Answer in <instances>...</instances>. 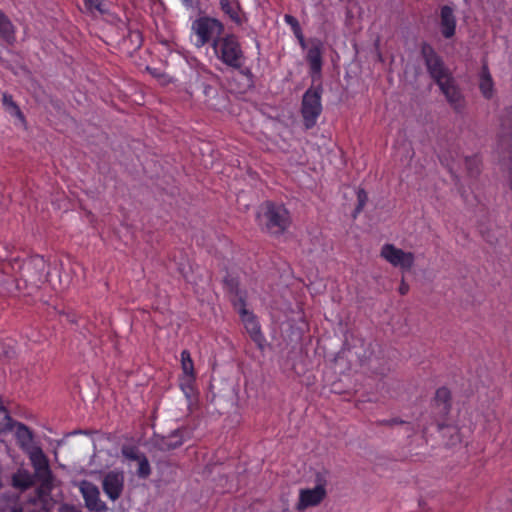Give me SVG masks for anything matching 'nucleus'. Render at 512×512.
<instances>
[{"label":"nucleus","mask_w":512,"mask_h":512,"mask_svg":"<svg viewBox=\"0 0 512 512\" xmlns=\"http://www.w3.org/2000/svg\"><path fill=\"white\" fill-rule=\"evenodd\" d=\"M421 55L424 59L425 66L430 77L436 82V84H441L442 81L452 77V73L449 68L445 65L443 59L436 53L430 44H422Z\"/></svg>","instance_id":"0eeeda50"},{"label":"nucleus","mask_w":512,"mask_h":512,"mask_svg":"<svg viewBox=\"0 0 512 512\" xmlns=\"http://www.w3.org/2000/svg\"><path fill=\"white\" fill-rule=\"evenodd\" d=\"M328 483V472H318L315 477V487L301 489L299 501L296 505L298 511H304L308 507L317 506L326 496V485Z\"/></svg>","instance_id":"423d86ee"},{"label":"nucleus","mask_w":512,"mask_h":512,"mask_svg":"<svg viewBox=\"0 0 512 512\" xmlns=\"http://www.w3.org/2000/svg\"><path fill=\"white\" fill-rule=\"evenodd\" d=\"M307 61L312 75H319L322 69V51L320 44L313 45L307 52Z\"/></svg>","instance_id":"a211bd4d"},{"label":"nucleus","mask_w":512,"mask_h":512,"mask_svg":"<svg viewBox=\"0 0 512 512\" xmlns=\"http://www.w3.org/2000/svg\"><path fill=\"white\" fill-rule=\"evenodd\" d=\"M228 283L230 285V292L233 294V306L240 314L246 331L249 333L255 344L260 349H263L266 339L261 332L259 322L257 321L255 315L246 308L245 294L238 288L237 284H235L233 280Z\"/></svg>","instance_id":"7ed1b4c3"},{"label":"nucleus","mask_w":512,"mask_h":512,"mask_svg":"<svg viewBox=\"0 0 512 512\" xmlns=\"http://www.w3.org/2000/svg\"><path fill=\"white\" fill-rule=\"evenodd\" d=\"M34 268L37 270L35 275V281H41L43 278L44 270L46 268V263L43 257L36 256L33 257L30 262L27 264V269Z\"/></svg>","instance_id":"b1692460"},{"label":"nucleus","mask_w":512,"mask_h":512,"mask_svg":"<svg viewBox=\"0 0 512 512\" xmlns=\"http://www.w3.org/2000/svg\"><path fill=\"white\" fill-rule=\"evenodd\" d=\"M212 49L216 58L226 66L233 69L242 68L245 55L237 35L228 33L215 38Z\"/></svg>","instance_id":"f03ea898"},{"label":"nucleus","mask_w":512,"mask_h":512,"mask_svg":"<svg viewBox=\"0 0 512 512\" xmlns=\"http://www.w3.org/2000/svg\"><path fill=\"white\" fill-rule=\"evenodd\" d=\"M32 483L31 475L25 470H18L12 477L13 486L22 490L29 488Z\"/></svg>","instance_id":"4be33fe9"},{"label":"nucleus","mask_w":512,"mask_h":512,"mask_svg":"<svg viewBox=\"0 0 512 512\" xmlns=\"http://www.w3.org/2000/svg\"><path fill=\"white\" fill-rule=\"evenodd\" d=\"M138 467L136 473L138 477L142 479H146L151 474V467L146 455L142 456L141 459L137 462Z\"/></svg>","instance_id":"cd10ccee"},{"label":"nucleus","mask_w":512,"mask_h":512,"mask_svg":"<svg viewBox=\"0 0 512 512\" xmlns=\"http://www.w3.org/2000/svg\"><path fill=\"white\" fill-rule=\"evenodd\" d=\"M501 154V157H502V160L504 162V165L507 166V169L509 171V186L512 190V168H511V164H512V159L510 160L509 158H504L503 157V153H500Z\"/></svg>","instance_id":"f704fd0d"},{"label":"nucleus","mask_w":512,"mask_h":512,"mask_svg":"<svg viewBox=\"0 0 512 512\" xmlns=\"http://www.w3.org/2000/svg\"><path fill=\"white\" fill-rule=\"evenodd\" d=\"M493 88L494 84L489 69L487 65H483L480 74L479 89L486 99H490L493 96Z\"/></svg>","instance_id":"aec40b11"},{"label":"nucleus","mask_w":512,"mask_h":512,"mask_svg":"<svg viewBox=\"0 0 512 512\" xmlns=\"http://www.w3.org/2000/svg\"><path fill=\"white\" fill-rule=\"evenodd\" d=\"M79 489L85 505L90 511L104 512L107 510L105 502L100 499V492L95 484L83 480L79 485Z\"/></svg>","instance_id":"ddd939ff"},{"label":"nucleus","mask_w":512,"mask_h":512,"mask_svg":"<svg viewBox=\"0 0 512 512\" xmlns=\"http://www.w3.org/2000/svg\"><path fill=\"white\" fill-rule=\"evenodd\" d=\"M408 291H409V286H408V284H407V283H405V281H404V280H402V282H401V284H400V286H399V292H400V294H401V295H405V294H407V293H408Z\"/></svg>","instance_id":"c9c22d12"},{"label":"nucleus","mask_w":512,"mask_h":512,"mask_svg":"<svg viewBox=\"0 0 512 512\" xmlns=\"http://www.w3.org/2000/svg\"><path fill=\"white\" fill-rule=\"evenodd\" d=\"M0 40L7 45H13L16 41V27L2 10H0Z\"/></svg>","instance_id":"f3484780"},{"label":"nucleus","mask_w":512,"mask_h":512,"mask_svg":"<svg viewBox=\"0 0 512 512\" xmlns=\"http://www.w3.org/2000/svg\"><path fill=\"white\" fill-rule=\"evenodd\" d=\"M122 455L129 461H136L138 462L142 456L145 454L140 452L136 447L134 446H125L122 448Z\"/></svg>","instance_id":"c85d7f7f"},{"label":"nucleus","mask_w":512,"mask_h":512,"mask_svg":"<svg viewBox=\"0 0 512 512\" xmlns=\"http://www.w3.org/2000/svg\"><path fill=\"white\" fill-rule=\"evenodd\" d=\"M219 6L231 22L237 26L243 25L246 19L239 0H219Z\"/></svg>","instance_id":"2eb2a0df"},{"label":"nucleus","mask_w":512,"mask_h":512,"mask_svg":"<svg viewBox=\"0 0 512 512\" xmlns=\"http://www.w3.org/2000/svg\"><path fill=\"white\" fill-rule=\"evenodd\" d=\"M134 35L136 36V38L138 39V41L140 42L141 41V35L139 32H135Z\"/></svg>","instance_id":"79ce46f5"},{"label":"nucleus","mask_w":512,"mask_h":512,"mask_svg":"<svg viewBox=\"0 0 512 512\" xmlns=\"http://www.w3.org/2000/svg\"><path fill=\"white\" fill-rule=\"evenodd\" d=\"M182 2L188 7L192 5V0H182Z\"/></svg>","instance_id":"a19ab883"},{"label":"nucleus","mask_w":512,"mask_h":512,"mask_svg":"<svg viewBox=\"0 0 512 512\" xmlns=\"http://www.w3.org/2000/svg\"><path fill=\"white\" fill-rule=\"evenodd\" d=\"M15 435L21 447L26 448L31 445L33 436L32 432L28 429L26 425L22 423H16Z\"/></svg>","instance_id":"412c9836"},{"label":"nucleus","mask_w":512,"mask_h":512,"mask_svg":"<svg viewBox=\"0 0 512 512\" xmlns=\"http://www.w3.org/2000/svg\"><path fill=\"white\" fill-rule=\"evenodd\" d=\"M464 164L468 176L476 177L479 175L481 171V160L477 155L465 157Z\"/></svg>","instance_id":"5701e85b"},{"label":"nucleus","mask_w":512,"mask_h":512,"mask_svg":"<svg viewBox=\"0 0 512 512\" xmlns=\"http://www.w3.org/2000/svg\"><path fill=\"white\" fill-rule=\"evenodd\" d=\"M323 88L321 85L312 86L306 90L302 97L301 115L306 129L316 125L317 119L322 112L321 97Z\"/></svg>","instance_id":"39448f33"},{"label":"nucleus","mask_w":512,"mask_h":512,"mask_svg":"<svg viewBox=\"0 0 512 512\" xmlns=\"http://www.w3.org/2000/svg\"><path fill=\"white\" fill-rule=\"evenodd\" d=\"M256 220L261 231L274 237L284 234L292 222L288 209L272 201L260 205Z\"/></svg>","instance_id":"f257e3e1"},{"label":"nucleus","mask_w":512,"mask_h":512,"mask_svg":"<svg viewBox=\"0 0 512 512\" xmlns=\"http://www.w3.org/2000/svg\"><path fill=\"white\" fill-rule=\"evenodd\" d=\"M284 21L287 25H289L292 28L295 34L300 33L301 28L299 22L294 16L286 14L284 16Z\"/></svg>","instance_id":"473e14b6"},{"label":"nucleus","mask_w":512,"mask_h":512,"mask_svg":"<svg viewBox=\"0 0 512 512\" xmlns=\"http://www.w3.org/2000/svg\"><path fill=\"white\" fill-rule=\"evenodd\" d=\"M405 422L399 418L385 419L377 421L380 426H393L397 424H404Z\"/></svg>","instance_id":"72a5a7b5"},{"label":"nucleus","mask_w":512,"mask_h":512,"mask_svg":"<svg viewBox=\"0 0 512 512\" xmlns=\"http://www.w3.org/2000/svg\"><path fill=\"white\" fill-rule=\"evenodd\" d=\"M13 512H49L41 503H30L22 506L19 510Z\"/></svg>","instance_id":"7c9ffc66"},{"label":"nucleus","mask_w":512,"mask_h":512,"mask_svg":"<svg viewBox=\"0 0 512 512\" xmlns=\"http://www.w3.org/2000/svg\"><path fill=\"white\" fill-rule=\"evenodd\" d=\"M181 365H182L183 372L186 375H190V376L193 375L194 366H193V361H192L190 352L188 350H183L181 352Z\"/></svg>","instance_id":"bb28decb"},{"label":"nucleus","mask_w":512,"mask_h":512,"mask_svg":"<svg viewBox=\"0 0 512 512\" xmlns=\"http://www.w3.org/2000/svg\"><path fill=\"white\" fill-rule=\"evenodd\" d=\"M66 317H67V320L69 322H71V323H76L77 322L75 315L67 314Z\"/></svg>","instance_id":"e433bc0d"},{"label":"nucleus","mask_w":512,"mask_h":512,"mask_svg":"<svg viewBox=\"0 0 512 512\" xmlns=\"http://www.w3.org/2000/svg\"><path fill=\"white\" fill-rule=\"evenodd\" d=\"M434 405L439 409V413L446 415L451 408V394L446 387L437 389L434 397Z\"/></svg>","instance_id":"6ab92c4d"},{"label":"nucleus","mask_w":512,"mask_h":512,"mask_svg":"<svg viewBox=\"0 0 512 512\" xmlns=\"http://www.w3.org/2000/svg\"><path fill=\"white\" fill-rule=\"evenodd\" d=\"M437 85L454 111L457 113L463 112L465 108V98L453 76Z\"/></svg>","instance_id":"9b49d317"},{"label":"nucleus","mask_w":512,"mask_h":512,"mask_svg":"<svg viewBox=\"0 0 512 512\" xmlns=\"http://www.w3.org/2000/svg\"><path fill=\"white\" fill-rule=\"evenodd\" d=\"M84 5L86 10L90 13L98 12L105 14L108 12L105 0H84Z\"/></svg>","instance_id":"393cba45"},{"label":"nucleus","mask_w":512,"mask_h":512,"mask_svg":"<svg viewBox=\"0 0 512 512\" xmlns=\"http://www.w3.org/2000/svg\"><path fill=\"white\" fill-rule=\"evenodd\" d=\"M368 200V196H367V193L365 192L364 189H359L357 191V206L355 208V211H354V217H356L357 214H359L362 209L364 208L366 202Z\"/></svg>","instance_id":"2f4dec72"},{"label":"nucleus","mask_w":512,"mask_h":512,"mask_svg":"<svg viewBox=\"0 0 512 512\" xmlns=\"http://www.w3.org/2000/svg\"><path fill=\"white\" fill-rule=\"evenodd\" d=\"M242 73H243L244 75H247V76H252V73H251L250 69H248V68H246L245 70H243V71H242Z\"/></svg>","instance_id":"58836bf2"},{"label":"nucleus","mask_w":512,"mask_h":512,"mask_svg":"<svg viewBox=\"0 0 512 512\" xmlns=\"http://www.w3.org/2000/svg\"><path fill=\"white\" fill-rule=\"evenodd\" d=\"M380 255L392 266L399 267L405 271H409L415 262V256L412 252H406L393 244H384Z\"/></svg>","instance_id":"1a4fd4ad"},{"label":"nucleus","mask_w":512,"mask_h":512,"mask_svg":"<svg viewBox=\"0 0 512 512\" xmlns=\"http://www.w3.org/2000/svg\"><path fill=\"white\" fill-rule=\"evenodd\" d=\"M188 436L189 433L187 429L177 428L167 436H157L155 446L161 451H170L180 447Z\"/></svg>","instance_id":"4468645a"},{"label":"nucleus","mask_w":512,"mask_h":512,"mask_svg":"<svg viewBox=\"0 0 512 512\" xmlns=\"http://www.w3.org/2000/svg\"><path fill=\"white\" fill-rule=\"evenodd\" d=\"M499 153L512 160V107L505 108L500 115Z\"/></svg>","instance_id":"9d476101"},{"label":"nucleus","mask_w":512,"mask_h":512,"mask_svg":"<svg viewBox=\"0 0 512 512\" xmlns=\"http://www.w3.org/2000/svg\"><path fill=\"white\" fill-rule=\"evenodd\" d=\"M3 104L12 115L16 116L20 120H24L23 113L21 112L19 106L14 102L11 95H3Z\"/></svg>","instance_id":"a878e982"},{"label":"nucleus","mask_w":512,"mask_h":512,"mask_svg":"<svg viewBox=\"0 0 512 512\" xmlns=\"http://www.w3.org/2000/svg\"><path fill=\"white\" fill-rule=\"evenodd\" d=\"M440 29L444 38L449 39L455 35L456 17L450 6H442L440 10Z\"/></svg>","instance_id":"dca6fc26"},{"label":"nucleus","mask_w":512,"mask_h":512,"mask_svg":"<svg viewBox=\"0 0 512 512\" xmlns=\"http://www.w3.org/2000/svg\"><path fill=\"white\" fill-rule=\"evenodd\" d=\"M124 473L122 471H109L102 480V488L111 501L118 500L124 490Z\"/></svg>","instance_id":"f8f14e48"},{"label":"nucleus","mask_w":512,"mask_h":512,"mask_svg":"<svg viewBox=\"0 0 512 512\" xmlns=\"http://www.w3.org/2000/svg\"><path fill=\"white\" fill-rule=\"evenodd\" d=\"M30 460L34 468V476L40 483L41 493H50L53 488L54 477L41 448H35L30 452Z\"/></svg>","instance_id":"6e6552de"},{"label":"nucleus","mask_w":512,"mask_h":512,"mask_svg":"<svg viewBox=\"0 0 512 512\" xmlns=\"http://www.w3.org/2000/svg\"><path fill=\"white\" fill-rule=\"evenodd\" d=\"M448 432H451V435L453 436V434H457V429L454 428V427H451V428H447Z\"/></svg>","instance_id":"ea45409f"},{"label":"nucleus","mask_w":512,"mask_h":512,"mask_svg":"<svg viewBox=\"0 0 512 512\" xmlns=\"http://www.w3.org/2000/svg\"><path fill=\"white\" fill-rule=\"evenodd\" d=\"M296 36L299 38L300 43L303 45L304 44V38H303L302 33L300 32V33L296 34Z\"/></svg>","instance_id":"4c0bfd02"},{"label":"nucleus","mask_w":512,"mask_h":512,"mask_svg":"<svg viewBox=\"0 0 512 512\" xmlns=\"http://www.w3.org/2000/svg\"><path fill=\"white\" fill-rule=\"evenodd\" d=\"M225 26L217 18L202 16L192 22L191 30L195 35V46L201 48L212 43L215 38L222 37Z\"/></svg>","instance_id":"20e7f679"},{"label":"nucleus","mask_w":512,"mask_h":512,"mask_svg":"<svg viewBox=\"0 0 512 512\" xmlns=\"http://www.w3.org/2000/svg\"><path fill=\"white\" fill-rule=\"evenodd\" d=\"M13 422L7 410L0 406V432L12 429Z\"/></svg>","instance_id":"c756f323"}]
</instances>
